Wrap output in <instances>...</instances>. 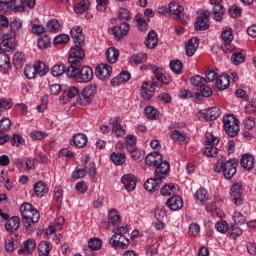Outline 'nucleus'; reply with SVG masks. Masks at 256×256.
Listing matches in <instances>:
<instances>
[{
    "label": "nucleus",
    "instance_id": "f257e3e1",
    "mask_svg": "<svg viewBox=\"0 0 256 256\" xmlns=\"http://www.w3.org/2000/svg\"><path fill=\"white\" fill-rule=\"evenodd\" d=\"M20 213L23 217V225L28 234L35 233V229H37V223H39V219H41V214H39V210L36 209L31 203L24 202L20 206Z\"/></svg>",
    "mask_w": 256,
    "mask_h": 256
},
{
    "label": "nucleus",
    "instance_id": "f03ea898",
    "mask_svg": "<svg viewBox=\"0 0 256 256\" xmlns=\"http://www.w3.org/2000/svg\"><path fill=\"white\" fill-rule=\"evenodd\" d=\"M83 59H85V50L81 47V45L77 44L70 49L69 56V67H67V77L73 78L79 75V69H81V65H83Z\"/></svg>",
    "mask_w": 256,
    "mask_h": 256
},
{
    "label": "nucleus",
    "instance_id": "7ed1b4c3",
    "mask_svg": "<svg viewBox=\"0 0 256 256\" xmlns=\"http://www.w3.org/2000/svg\"><path fill=\"white\" fill-rule=\"evenodd\" d=\"M146 165L150 167H156L154 175L156 179H165V176L169 172V162L163 161V155L159 152H152L146 156Z\"/></svg>",
    "mask_w": 256,
    "mask_h": 256
},
{
    "label": "nucleus",
    "instance_id": "20e7f679",
    "mask_svg": "<svg viewBox=\"0 0 256 256\" xmlns=\"http://www.w3.org/2000/svg\"><path fill=\"white\" fill-rule=\"evenodd\" d=\"M239 166L237 159L231 158L228 159L222 157L219 159L214 167L215 173L223 172V176L225 179H233L237 174V167Z\"/></svg>",
    "mask_w": 256,
    "mask_h": 256
},
{
    "label": "nucleus",
    "instance_id": "39448f33",
    "mask_svg": "<svg viewBox=\"0 0 256 256\" xmlns=\"http://www.w3.org/2000/svg\"><path fill=\"white\" fill-rule=\"evenodd\" d=\"M224 130L229 137H237L239 135V120L233 114L223 117Z\"/></svg>",
    "mask_w": 256,
    "mask_h": 256
},
{
    "label": "nucleus",
    "instance_id": "423d86ee",
    "mask_svg": "<svg viewBox=\"0 0 256 256\" xmlns=\"http://www.w3.org/2000/svg\"><path fill=\"white\" fill-rule=\"evenodd\" d=\"M16 37L17 32L13 30L4 33L0 43V50L4 53H11V51H15V47L17 46Z\"/></svg>",
    "mask_w": 256,
    "mask_h": 256
},
{
    "label": "nucleus",
    "instance_id": "0eeeda50",
    "mask_svg": "<svg viewBox=\"0 0 256 256\" xmlns=\"http://www.w3.org/2000/svg\"><path fill=\"white\" fill-rule=\"evenodd\" d=\"M87 174L89 177H95L97 175V168H95V162H89L88 165L84 167H76L75 171L72 173L73 179H83Z\"/></svg>",
    "mask_w": 256,
    "mask_h": 256
},
{
    "label": "nucleus",
    "instance_id": "6e6552de",
    "mask_svg": "<svg viewBox=\"0 0 256 256\" xmlns=\"http://www.w3.org/2000/svg\"><path fill=\"white\" fill-rule=\"evenodd\" d=\"M155 87H159L157 80H153L152 83L143 82L140 91L141 97L149 101L155 95Z\"/></svg>",
    "mask_w": 256,
    "mask_h": 256
},
{
    "label": "nucleus",
    "instance_id": "1a4fd4ad",
    "mask_svg": "<svg viewBox=\"0 0 256 256\" xmlns=\"http://www.w3.org/2000/svg\"><path fill=\"white\" fill-rule=\"evenodd\" d=\"M112 247L116 249H127L129 247V239L125 235H120L119 233H114L109 241Z\"/></svg>",
    "mask_w": 256,
    "mask_h": 256
},
{
    "label": "nucleus",
    "instance_id": "9d476101",
    "mask_svg": "<svg viewBox=\"0 0 256 256\" xmlns=\"http://www.w3.org/2000/svg\"><path fill=\"white\" fill-rule=\"evenodd\" d=\"M131 29V26L127 22H122L111 29V33L114 35L115 39L119 41L123 39Z\"/></svg>",
    "mask_w": 256,
    "mask_h": 256
},
{
    "label": "nucleus",
    "instance_id": "9b49d317",
    "mask_svg": "<svg viewBox=\"0 0 256 256\" xmlns=\"http://www.w3.org/2000/svg\"><path fill=\"white\" fill-rule=\"evenodd\" d=\"M209 25V11L203 10L197 17L195 29L196 31H207Z\"/></svg>",
    "mask_w": 256,
    "mask_h": 256
},
{
    "label": "nucleus",
    "instance_id": "f8f14e48",
    "mask_svg": "<svg viewBox=\"0 0 256 256\" xmlns=\"http://www.w3.org/2000/svg\"><path fill=\"white\" fill-rule=\"evenodd\" d=\"M113 73V67L109 64L102 63L96 67V75L100 81H106L111 77Z\"/></svg>",
    "mask_w": 256,
    "mask_h": 256
},
{
    "label": "nucleus",
    "instance_id": "ddd939ff",
    "mask_svg": "<svg viewBox=\"0 0 256 256\" xmlns=\"http://www.w3.org/2000/svg\"><path fill=\"white\" fill-rule=\"evenodd\" d=\"M110 125H112V133H114L116 137H124L127 133L125 127L121 125V118L119 116L111 118Z\"/></svg>",
    "mask_w": 256,
    "mask_h": 256
},
{
    "label": "nucleus",
    "instance_id": "4468645a",
    "mask_svg": "<svg viewBox=\"0 0 256 256\" xmlns=\"http://www.w3.org/2000/svg\"><path fill=\"white\" fill-rule=\"evenodd\" d=\"M9 11L13 13H23V11H25V2L23 0H10L4 13H9Z\"/></svg>",
    "mask_w": 256,
    "mask_h": 256
},
{
    "label": "nucleus",
    "instance_id": "2eb2a0df",
    "mask_svg": "<svg viewBox=\"0 0 256 256\" xmlns=\"http://www.w3.org/2000/svg\"><path fill=\"white\" fill-rule=\"evenodd\" d=\"M230 195L235 205H241L243 201V186L241 184H234L230 189Z\"/></svg>",
    "mask_w": 256,
    "mask_h": 256
},
{
    "label": "nucleus",
    "instance_id": "dca6fc26",
    "mask_svg": "<svg viewBox=\"0 0 256 256\" xmlns=\"http://www.w3.org/2000/svg\"><path fill=\"white\" fill-rule=\"evenodd\" d=\"M78 82L89 83L93 79V69L89 66H83L79 72L78 68Z\"/></svg>",
    "mask_w": 256,
    "mask_h": 256
},
{
    "label": "nucleus",
    "instance_id": "f3484780",
    "mask_svg": "<svg viewBox=\"0 0 256 256\" xmlns=\"http://www.w3.org/2000/svg\"><path fill=\"white\" fill-rule=\"evenodd\" d=\"M122 184L124 185L125 189L129 192L135 191L137 187V178L133 174H124L121 178Z\"/></svg>",
    "mask_w": 256,
    "mask_h": 256
},
{
    "label": "nucleus",
    "instance_id": "a211bd4d",
    "mask_svg": "<svg viewBox=\"0 0 256 256\" xmlns=\"http://www.w3.org/2000/svg\"><path fill=\"white\" fill-rule=\"evenodd\" d=\"M71 37L74 45H82L85 43V35H83V29L79 26H75L70 30Z\"/></svg>",
    "mask_w": 256,
    "mask_h": 256
},
{
    "label": "nucleus",
    "instance_id": "6ab92c4d",
    "mask_svg": "<svg viewBox=\"0 0 256 256\" xmlns=\"http://www.w3.org/2000/svg\"><path fill=\"white\" fill-rule=\"evenodd\" d=\"M166 205L170 211H179L183 209V198L178 195L173 196L167 200Z\"/></svg>",
    "mask_w": 256,
    "mask_h": 256
},
{
    "label": "nucleus",
    "instance_id": "aec40b11",
    "mask_svg": "<svg viewBox=\"0 0 256 256\" xmlns=\"http://www.w3.org/2000/svg\"><path fill=\"white\" fill-rule=\"evenodd\" d=\"M199 48V39L191 38L185 43V52L187 57H193Z\"/></svg>",
    "mask_w": 256,
    "mask_h": 256
},
{
    "label": "nucleus",
    "instance_id": "412c9836",
    "mask_svg": "<svg viewBox=\"0 0 256 256\" xmlns=\"http://www.w3.org/2000/svg\"><path fill=\"white\" fill-rule=\"evenodd\" d=\"M240 165L246 171H251L255 167V158H253V155L246 153L241 157Z\"/></svg>",
    "mask_w": 256,
    "mask_h": 256
},
{
    "label": "nucleus",
    "instance_id": "4be33fe9",
    "mask_svg": "<svg viewBox=\"0 0 256 256\" xmlns=\"http://www.w3.org/2000/svg\"><path fill=\"white\" fill-rule=\"evenodd\" d=\"M19 227H21V218H19V216L8 219L5 224V229L8 233H15Z\"/></svg>",
    "mask_w": 256,
    "mask_h": 256
},
{
    "label": "nucleus",
    "instance_id": "5701e85b",
    "mask_svg": "<svg viewBox=\"0 0 256 256\" xmlns=\"http://www.w3.org/2000/svg\"><path fill=\"white\" fill-rule=\"evenodd\" d=\"M70 145L83 149L87 145V135L83 133L74 134L72 140H70Z\"/></svg>",
    "mask_w": 256,
    "mask_h": 256
},
{
    "label": "nucleus",
    "instance_id": "b1692460",
    "mask_svg": "<svg viewBox=\"0 0 256 256\" xmlns=\"http://www.w3.org/2000/svg\"><path fill=\"white\" fill-rule=\"evenodd\" d=\"M194 199L198 205H205L209 201V192L205 188H200L196 191Z\"/></svg>",
    "mask_w": 256,
    "mask_h": 256
},
{
    "label": "nucleus",
    "instance_id": "393cba45",
    "mask_svg": "<svg viewBox=\"0 0 256 256\" xmlns=\"http://www.w3.org/2000/svg\"><path fill=\"white\" fill-rule=\"evenodd\" d=\"M159 181H163V179H159L155 176V178H149L148 180H146V182L144 183V188L146 189V191H149V193H153L155 191H159Z\"/></svg>",
    "mask_w": 256,
    "mask_h": 256
},
{
    "label": "nucleus",
    "instance_id": "a878e982",
    "mask_svg": "<svg viewBox=\"0 0 256 256\" xmlns=\"http://www.w3.org/2000/svg\"><path fill=\"white\" fill-rule=\"evenodd\" d=\"M145 45L147 49H155L157 47V43H159V39L157 37V32L156 31H150L146 37L145 40Z\"/></svg>",
    "mask_w": 256,
    "mask_h": 256
},
{
    "label": "nucleus",
    "instance_id": "bb28decb",
    "mask_svg": "<svg viewBox=\"0 0 256 256\" xmlns=\"http://www.w3.org/2000/svg\"><path fill=\"white\" fill-rule=\"evenodd\" d=\"M206 121H215L221 115V109L219 107H212L202 113Z\"/></svg>",
    "mask_w": 256,
    "mask_h": 256
},
{
    "label": "nucleus",
    "instance_id": "cd10ccee",
    "mask_svg": "<svg viewBox=\"0 0 256 256\" xmlns=\"http://www.w3.org/2000/svg\"><path fill=\"white\" fill-rule=\"evenodd\" d=\"M33 191L36 197H45L46 193L49 191V188H47V185L43 183V181H38L33 185Z\"/></svg>",
    "mask_w": 256,
    "mask_h": 256
},
{
    "label": "nucleus",
    "instance_id": "c85d7f7f",
    "mask_svg": "<svg viewBox=\"0 0 256 256\" xmlns=\"http://www.w3.org/2000/svg\"><path fill=\"white\" fill-rule=\"evenodd\" d=\"M229 85H231L229 75H221L216 79V87L219 91H225V89L229 88Z\"/></svg>",
    "mask_w": 256,
    "mask_h": 256
},
{
    "label": "nucleus",
    "instance_id": "c756f323",
    "mask_svg": "<svg viewBox=\"0 0 256 256\" xmlns=\"http://www.w3.org/2000/svg\"><path fill=\"white\" fill-rule=\"evenodd\" d=\"M212 14L213 20L220 23V21H223V15H225V6H223V4H216L212 8Z\"/></svg>",
    "mask_w": 256,
    "mask_h": 256
},
{
    "label": "nucleus",
    "instance_id": "7c9ffc66",
    "mask_svg": "<svg viewBox=\"0 0 256 256\" xmlns=\"http://www.w3.org/2000/svg\"><path fill=\"white\" fill-rule=\"evenodd\" d=\"M147 59H148L147 53L140 52V53L131 55L129 58V63L130 65H141V63H145Z\"/></svg>",
    "mask_w": 256,
    "mask_h": 256
},
{
    "label": "nucleus",
    "instance_id": "2f4dec72",
    "mask_svg": "<svg viewBox=\"0 0 256 256\" xmlns=\"http://www.w3.org/2000/svg\"><path fill=\"white\" fill-rule=\"evenodd\" d=\"M126 149L129 153L137 151V137L133 134L126 136L125 138Z\"/></svg>",
    "mask_w": 256,
    "mask_h": 256
},
{
    "label": "nucleus",
    "instance_id": "473e14b6",
    "mask_svg": "<svg viewBox=\"0 0 256 256\" xmlns=\"http://www.w3.org/2000/svg\"><path fill=\"white\" fill-rule=\"evenodd\" d=\"M51 249H53V246H51V242L41 241L38 245V255L48 256L49 253H51Z\"/></svg>",
    "mask_w": 256,
    "mask_h": 256
},
{
    "label": "nucleus",
    "instance_id": "72a5a7b5",
    "mask_svg": "<svg viewBox=\"0 0 256 256\" xmlns=\"http://www.w3.org/2000/svg\"><path fill=\"white\" fill-rule=\"evenodd\" d=\"M35 247H37V241L33 238H29L24 242V248L22 249V252L25 255H31L33 251H35Z\"/></svg>",
    "mask_w": 256,
    "mask_h": 256
},
{
    "label": "nucleus",
    "instance_id": "f704fd0d",
    "mask_svg": "<svg viewBox=\"0 0 256 256\" xmlns=\"http://www.w3.org/2000/svg\"><path fill=\"white\" fill-rule=\"evenodd\" d=\"M108 221L111 223V225H113V227L121 225V216H119V212H117L115 209H111L108 212Z\"/></svg>",
    "mask_w": 256,
    "mask_h": 256
},
{
    "label": "nucleus",
    "instance_id": "c9c22d12",
    "mask_svg": "<svg viewBox=\"0 0 256 256\" xmlns=\"http://www.w3.org/2000/svg\"><path fill=\"white\" fill-rule=\"evenodd\" d=\"M154 76H155L156 82L159 83V87H161V83H164V85H169L171 81H173L171 76L163 75V68H160L158 70V73H156V75Z\"/></svg>",
    "mask_w": 256,
    "mask_h": 256
},
{
    "label": "nucleus",
    "instance_id": "e433bc0d",
    "mask_svg": "<svg viewBox=\"0 0 256 256\" xmlns=\"http://www.w3.org/2000/svg\"><path fill=\"white\" fill-rule=\"evenodd\" d=\"M11 67V59L5 52H0V71H7Z\"/></svg>",
    "mask_w": 256,
    "mask_h": 256
},
{
    "label": "nucleus",
    "instance_id": "4c0bfd02",
    "mask_svg": "<svg viewBox=\"0 0 256 256\" xmlns=\"http://www.w3.org/2000/svg\"><path fill=\"white\" fill-rule=\"evenodd\" d=\"M106 59L108 63H117L119 59V50L117 48H108L106 51Z\"/></svg>",
    "mask_w": 256,
    "mask_h": 256
},
{
    "label": "nucleus",
    "instance_id": "58836bf2",
    "mask_svg": "<svg viewBox=\"0 0 256 256\" xmlns=\"http://www.w3.org/2000/svg\"><path fill=\"white\" fill-rule=\"evenodd\" d=\"M95 93H97V85L95 84L86 86L82 91L83 97L88 98L90 101H93V97H95Z\"/></svg>",
    "mask_w": 256,
    "mask_h": 256
},
{
    "label": "nucleus",
    "instance_id": "ea45409f",
    "mask_svg": "<svg viewBox=\"0 0 256 256\" xmlns=\"http://www.w3.org/2000/svg\"><path fill=\"white\" fill-rule=\"evenodd\" d=\"M47 29L49 33H59L61 31V21L58 19H51L47 22Z\"/></svg>",
    "mask_w": 256,
    "mask_h": 256
},
{
    "label": "nucleus",
    "instance_id": "a19ab883",
    "mask_svg": "<svg viewBox=\"0 0 256 256\" xmlns=\"http://www.w3.org/2000/svg\"><path fill=\"white\" fill-rule=\"evenodd\" d=\"M243 235V230L237 226V224H232L230 228H228V236L235 241L238 237Z\"/></svg>",
    "mask_w": 256,
    "mask_h": 256
},
{
    "label": "nucleus",
    "instance_id": "79ce46f5",
    "mask_svg": "<svg viewBox=\"0 0 256 256\" xmlns=\"http://www.w3.org/2000/svg\"><path fill=\"white\" fill-rule=\"evenodd\" d=\"M111 161L114 165H124L127 161V156H125V153L113 152L111 154Z\"/></svg>",
    "mask_w": 256,
    "mask_h": 256
},
{
    "label": "nucleus",
    "instance_id": "37998d69",
    "mask_svg": "<svg viewBox=\"0 0 256 256\" xmlns=\"http://www.w3.org/2000/svg\"><path fill=\"white\" fill-rule=\"evenodd\" d=\"M168 10L172 15H175L176 17H179L183 11H185V8L183 6L179 5L175 1H171L168 6Z\"/></svg>",
    "mask_w": 256,
    "mask_h": 256
},
{
    "label": "nucleus",
    "instance_id": "c03bdc74",
    "mask_svg": "<svg viewBox=\"0 0 256 256\" xmlns=\"http://www.w3.org/2000/svg\"><path fill=\"white\" fill-rule=\"evenodd\" d=\"M51 73L53 77H61L62 75H67V67L65 64H56L52 67Z\"/></svg>",
    "mask_w": 256,
    "mask_h": 256
},
{
    "label": "nucleus",
    "instance_id": "a18cd8bd",
    "mask_svg": "<svg viewBox=\"0 0 256 256\" xmlns=\"http://www.w3.org/2000/svg\"><path fill=\"white\" fill-rule=\"evenodd\" d=\"M13 65L16 69L23 67L25 65V54L23 52H16L13 56Z\"/></svg>",
    "mask_w": 256,
    "mask_h": 256
},
{
    "label": "nucleus",
    "instance_id": "49530a36",
    "mask_svg": "<svg viewBox=\"0 0 256 256\" xmlns=\"http://www.w3.org/2000/svg\"><path fill=\"white\" fill-rule=\"evenodd\" d=\"M9 131H11V119L4 117L0 120V134L7 135Z\"/></svg>",
    "mask_w": 256,
    "mask_h": 256
},
{
    "label": "nucleus",
    "instance_id": "de8ad7c7",
    "mask_svg": "<svg viewBox=\"0 0 256 256\" xmlns=\"http://www.w3.org/2000/svg\"><path fill=\"white\" fill-rule=\"evenodd\" d=\"M170 69L176 75H181V73H183V62H181V60H171Z\"/></svg>",
    "mask_w": 256,
    "mask_h": 256
},
{
    "label": "nucleus",
    "instance_id": "09e8293b",
    "mask_svg": "<svg viewBox=\"0 0 256 256\" xmlns=\"http://www.w3.org/2000/svg\"><path fill=\"white\" fill-rule=\"evenodd\" d=\"M190 83L194 86V87H198L199 89H201V87H203L204 85H207V79H205L202 76L199 75H195L192 76L190 78Z\"/></svg>",
    "mask_w": 256,
    "mask_h": 256
},
{
    "label": "nucleus",
    "instance_id": "8fccbe9b",
    "mask_svg": "<svg viewBox=\"0 0 256 256\" xmlns=\"http://www.w3.org/2000/svg\"><path fill=\"white\" fill-rule=\"evenodd\" d=\"M34 67L36 69V74L40 75V77H43L49 73V66H47V64L44 62L38 61Z\"/></svg>",
    "mask_w": 256,
    "mask_h": 256
},
{
    "label": "nucleus",
    "instance_id": "3c124183",
    "mask_svg": "<svg viewBox=\"0 0 256 256\" xmlns=\"http://www.w3.org/2000/svg\"><path fill=\"white\" fill-rule=\"evenodd\" d=\"M221 39L225 45H229V43L234 39L233 30H231V28L223 30L221 33Z\"/></svg>",
    "mask_w": 256,
    "mask_h": 256
},
{
    "label": "nucleus",
    "instance_id": "603ef678",
    "mask_svg": "<svg viewBox=\"0 0 256 256\" xmlns=\"http://www.w3.org/2000/svg\"><path fill=\"white\" fill-rule=\"evenodd\" d=\"M170 139L174 141L175 143H185V139H187V136L178 130H173L170 133Z\"/></svg>",
    "mask_w": 256,
    "mask_h": 256
},
{
    "label": "nucleus",
    "instance_id": "864d4df0",
    "mask_svg": "<svg viewBox=\"0 0 256 256\" xmlns=\"http://www.w3.org/2000/svg\"><path fill=\"white\" fill-rule=\"evenodd\" d=\"M90 2L89 0H82L74 6L75 13L82 14L89 9Z\"/></svg>",
    "mask_w": 256,
    "mask_h": 256
},
{
    "label": "nucleus",
    "instance_id": "5fc2aeb1",
    "mask_svg": "<svg viewBox=\"0 0 256 256\" xmlns=\"http://www.w3.org/2000/svg\"><path fill=\"white\" fill-rule=\"evenodd\" d=\"M147 119H157L159 117V110L153 106H147L144 109Z\"/></svg>",
    "mask_w": 256,
    "mask_h": 256
},
{
    "label": "nucleus",
    "instance_id": "6e6d98bb",
    "mask_svg": "<svg viewBox=\"0 0 256 256\" xmlns=\"http://www.w3.org/2000/svg\"><path fill=\"white\" fill-rule=\"evenodd\" d=\"M211 95H213V90L207 84L201 86L199 92H196L197 97H211Z\"/></svg>",
    "mask_w": 256,
    "mask_h": 256
},
{
    "label": "nucleus",
    "instance_id": "4d7b16f0",
    "mask_svg": "<svg viewBox=\"0 0 256 256\" xmlns=\"http://www.w3.org/2000/svg\"><path fill=\"white\" fill-rule=\"evenodd\" d=\"M49 45H51V38H49L47 35L38 38L37 47L39 49H47Z\"/></svg>",
    "mask_w": 256,
    "mask_h": 256
},
{
    "label": "nucleus",
    "instance_id": "13d9d810",
    "mask_svg": "<svg viewBox=\"0 0 256 256\" xmlns=\"http://www.w3.org/2000/svg\"><path fill=\"white\" fill-rule=\"evenodd\" d=\"M24 75L26 79H35V77H37V68H35V66L27 65L24 68Z\"/></svg>",
    "mask_w": 256,
    "mask_h": 256
},
{
    "label": "nucleus",
    "instance_id": "bf43d9fd",
    "mask_svg": "<svg viewBox=\"0 0 256 256\" xmlns=\"http://www.w3.org/2000/svg\"><path fill=\"white\" fill-rule=\"evenodd\" d=\"M88 247L93 249L94 251H99L101 247H103V241L99 238H91L88 242Z\"/></svg>",
    "mask_w": 256,
    "mask_h": 256
},
{
    "label": "nucleus",
    "instance_id": "052dcab7",
    "mask_svg": "<svg viewBox=\"0 0 256 256\" xmlns=\"http://www.w3.org/2000/svg\"><path fill=\"white\" fill-rule=\"evenodd\" d=\"M135 21L139 31H147V21L141 17V14L135 16Z\"/></svg>",
    "mask_w": 256,
    "mask_h": 256
},
{
    "label": "nucleus",
    "instance_id": "680f3d73",
    "mask_svg": "<svg viewBox=\"0 0 256 256\" xmlns=\"http://www.w3.org/2000/svg\"><path fill=\"white\" fill-rule=\"evenodd\" d=\"M215 229L218 233H227L229 230V223L225 220H221L215 224Z\"/></svg>",
    "mask_w": 256,
    "mask_h": 256
},
{
    "label": "nucleus",
    "instance_id": "e2e57ef3",
    "mask_svg": "<svg viewBox=\"0 0 256 256\" xmlns=\"http://www.w3.org/2000/svg\"><path fill=\"white\" fill-rule=\"evenodd\" d=\"M10 141L14 147H23L25 145V139L19 134H14Z\"/></svg>",
    "mask_w": 256,
    "mask_h": 256
},
{
    "label": "nucleus",
    "instance_id": "0e129e2a",
    "mask_svg": "<svg viewBox=\"0 0 256 256\" xmlns=\"http://www.w3.org/2000/svg\"><path fill=\"white\" fill-rule=\"evenodd\" d=\"M231 61L234 65H241V63H245V56L241 52H237L232 54Z\"/></svg>",
    "mask_w": 256,
    "mask_h": 256
},
{
    "label": "nucleus",
    "instance_id": "69168bd1",
    "mask_svg": "<svg viewBox=\"0 0 256 256\" xmlns=\"http://www.w3.org/2000/svg\"><path fill=\"white\" fill-rule=\"evenodd\" d=\"M5 250L8 252V253H13V251H15V240L13 239V237L11 236H8L6 239H5Z\"/></svg>",
    "mask_w": 256,
    "mask_h": 256
},
{
    "label": "nucleus",
    "instance_id": "338daca9",
    "mask_svg": "<svg viewBox=\"0 0 256 256\" xmlns=\"http://www.w3.org/2000/svg\"><path fill=\"white\" fill-rule=\"evenodd\" d=\"M228 13H229L230 17L235 19L237 17H241L242 9L239 6H237L236 4H234L229 8Z\"/></svg>",
    "mask_w": 256,
    "mask_h": 256
},
{
    "label": "nucleus",
    "instance_id": "774afa93",
    "mask_svg": "<svg viewBox=\"0 0 256 256\" xmlns=\"http://www.w3.org/2000/svg\"><path fill=\"white\" fill-rule=\"evenodd\" d=\"M173 191H175V185L165 184L161 188V195H163V197H169L173 193Z\"/></svg>",
    "mask_w": 256,
    "mask_h": 256
}]
</instances>
